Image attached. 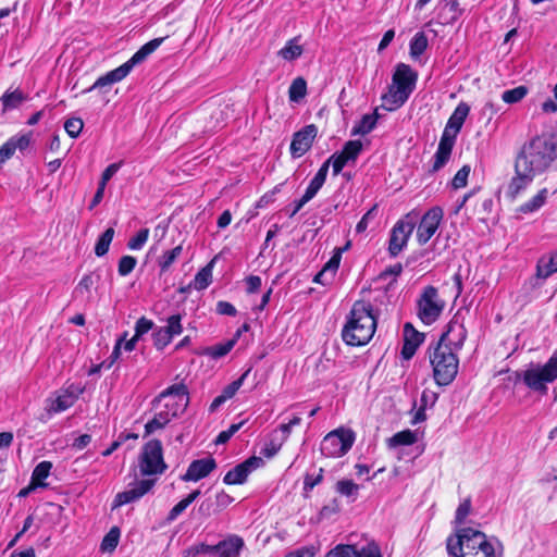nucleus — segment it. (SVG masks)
I'll use <instances>...</instances> for the list:
<instances>
[{
  "label": "nucleus",
  "instance_id": "obj_53",
  "mask_svg": "<svg viewBox=\"0 0 557 557\" xmlns=\"http://www.w3.org/2000/svg\"><path fill=\"white\" fill-rule=\"evenodd\" d=\"M188 404L184 400L168 401L163 410L168 411L172 418H175L187 408Z\"/></svg>",
  "mask_w": 557,
  "mask_h": 557
},
{
  "label": "nucleus",
  "instance_id": "obj_47",
  "mask_svg": "<svg viewBox=\"0 0 557 557\" xmlns=\"http://www.w3.org/2000/svg\"><path fill=\"white\" fill-rule=\"evenodd\" d=\"M164 329L172 336V338L176 335H180L183 332L182 315L181 314L170 315L166 319V325L164 326Z\"/></svg>",
  "mask_w": 557,
  "mask_h": 557
},
{
  "label": "nucleus",
  "instance_id": "obj_4",
  "mask_svg": "<svg viewBox=\"0 0 557 557\" xmlns=\"http://www.w3.org/2000/svg\"><path fill=\"white\" fill-rule=\"evenodd\" d=\"M418 74L410 65L399 63L395 67L388 91L382 96V107L394 111L405 104L416 88Z\"/></svg>",
  "mask_w": 557,
  "mask_h": 557
},
{
  "label": "nucleus",
  "instance_id": "obj_20",
  "mask_svg": "<svg viewBox=\"0 0 557 557\" xmlns=\"http://www.w3.org/2000/svg\"><path fill=\"white\" fill-rule=\"evenodd\" d=\"M423 339V333L418 332L411 323H406L404 325V344L401 348L403 358L405 360L411 359Z\"/></svg>",
  "mask_w": 557,
  "mask_h": 557
},
{
  "label": "nucleus",
  "instance_id": "obj_52",
  "mask_svg": "<svg viewBox=\"0 0 557 557\" xmlns=\"http://www.w3.org/2000/svg\"><path fill=\"white\" fill-rule=\"evenodd\" d=\"M8 141H9V144L12 145L11 147H12L14 152L17 149L20 151H23L26 148H28V146L30 145L32 134L28 133V134H24V135H21V136H13V137L9 138Z\"/></svg>",
  "mask_w": 557,
  "mask_h": 557
},
{
  "label": "nucleus",
  "instance_id": "obj_33",
  "mask_svg": "<svg viewBox=\"0 0 557 557\" xmlns=\"http://www.w3.org/2000/svg\"><path fill=\"white\" fill-rule=\"evenodd\" d=\"M360 544H337L325 557H357Z\"/></svg>",
  "mask_w": 557,
  "mask_h": 557
},
{
  "label": "nucleus",
  "instance_id": "obj_30",
  "mask_svg": "<svg viewBox=\"0 0 557 557\" xmlns=\"http://www.w3.org/2000/svg\"><path fill=\"white\" fill-rule=\"evenodd\" d=\"M173 418L168 411L161 410L145 424V435H150L158 430L163 429Z\"/></svg>",
  "mask_w": 557,
  "mask_h": 557
},
{
  "label": "nucleus",
  "instance_id": "obj_60",
  "mask_svg": "<svg viewBox=\"0 0 557 557\" xmlns=\"http://www.w3.org/2000/svg\"><path fill=\"white\" fill-rule=\"evenodd\" d=\"M219 512L215 505H214V502L211 500V499H205L198 507V513L202 517V518H208L210 517L211 515L213 513H216Z\"/></svg>",
  "mask_w": 557,
  "mask_h": 557
},
{
  "label": "nucleus",
  "instance_id": "obj_7",
  "mask_svg": "<svg viewBox=\"0 0 557 557\" xmlns=\"http://www.w3.org/2000/svg\"><path fill=\"white\" fill-rule=\"evenodd\" d=\"M557 380V351L543 366L531 363L528 369L515 372V383L522 381L533 392L546 395L547 384Z\"/></svg>",
  "mask_w": 557,
  "mask_h": 557
},
{
  "label": "nucleus",
  "instance_id": "obj_16",
  "mask_svg": "<svg viewBox=\"0 0 557 557\" xmlns=\"http://www.w3.org/2000/svg\"><path fill=\"white\" fill-rule=\"evenodd\" d=\"M264 463L261 457L252 456L246 459L244 462L237 465L223 478V482L228 485L243 484L248 475L256 469L262 467Z\"/></svg>",
  "mask_w": 557,
  "mask_h": 557
},
{
  "label": "nucleus",
  "instance_id": "obj_59",
  "mask_svg": "<svg viewBox=\"0 0 557 557\" xmlns=\"http://www.w3.org/2000/svg\"><path fill=\"white\" fill-rule=\"evenodd\" d=\"M201 554H209V555L215 554L214 545H208L205 543H200L198 545L189 547L187 550V555L193 556V557H196Z\"/></svg>",
  "mask_w": 557,
  "mask_h": 557
},
{
  "label": "nucleus",
  "instance_id": "obj_55",
  "mask_svg": "<svg viewBox=\"0 0 557 557\" xmlns=\"http://www.w3.org/2000/svg\"><path fill=\"white\" fill-rule=\"evenodd\" d=\"M234 341H228L224 344L215 345L209 349L211 357L218 359L227 355L234 346Z\"/></svg>",
  "mask_w": 557,
  "mask_h": 557
},
{
  "label": "nucleus",
  "instance_id": "obj_43",
  "mask_svg": "<svg viewBox=\"0 0 557 557\" xmlns=\"http://www.w3.org/2000/svg\"><path fill=\"white\" fill-rule=\"evenodd\" d=\"M283 443V440L277 438V432H274L271 435L270 441L265 443L264 447L261 450V454L267 458H272L278 453Z\"/></svg>",
  "mask_w": 557,
  "mask_h": 557
},
{
  "label": "nucleus",
  "instance_id": "obj_45",
  "mask_svg": "<svg viewBox=\"0 0 557 557\" xmlns=\"http://www.w3.org/2000/svg\"><path fill=\"white\" fill-rule=\"evenodd\" d=\"M149 237V230L148 228H141L138 231V233L132 237L128 243L127 247L131 250H140L145 244L147 243Z\"/></svg>",
  "mask_w": 557,
  "mask_h": 557
},
{
  "label": "nucleus",
  "instance_id": "obj_49",
  "mask_svg": "<svg viewBox=\"0 0 557 557\" xmlns=\"http://www.w3.org/2000/svg\"><path fill=\"white\" fill-rule=\"evenodd\" d=\"M471 172V166L465 164L454 176L451 185L455 189L463 188L467 186L468 177Z\"/></svg>",
  "mask_w": 557,
  "mask_h": 557
},
{
  "label": "nucleus",
  "instance_id": "obj_12",
  "mask_svg": "<svg viewBox=\"0 0 557 557\" xmlns=\"http://www.w3.org/2000/svg\"><path fill=\"white\" fill-rule=\"evenodd\" d=\"M444 309V302L438 299V292L434 286H426L418 300V315L420 320L430 325L435 322Z\"/></svg>",
  "mask_w": 557,
  "mask_h": 557
},
{
  "label": "nucleus",
  "instance_id": "obj_9",
  "mask_svg": "<svg viewBox=\"0 0 557 557\" xmlns=\"http://www.w3.org/2000/svg\"><path fill=\"white\" fill-rule=\"evenodd\" d=\"M139 471L141 475L162 474L168 466L163 460L162 444L159 440L147 442L139 456Z\"/></svg>",
  "mask_w": 557,
  "mask_h": 557
},
{
  "label": "nucleus",
  "instance_id": "obj_56",
  "mask_svg": "<svg viewBox=\"0 0 557 557\" xmlns=\"http://www.w3.org/2000/svg\"><path fill=\"white\" fill-rule=\"evenodd\" d=\"M153 327V322L145 317L137 320L135 324V336L140 338L144 334L148 333Z\"/></svg>",
  "mask_w": 557,
  "mask_h": 557
},
{
  "label": "nucleus",
  "instance_id": "obj_13",
  "mask_svg": "<svg viewBox=\"0 0 557 557\" xmlns=\"http://www.w3.org/2000/svg\"><path fill=\"white\" fill-rule=\"evenodd\" d=\"M361 151L360 140H348L342 151L333 153L324 163L332 165L333 174L338 175L345 165L356 162Z\"/></svg>",
  "mask_w": 557,
  "mask_h": 557
},
{
  "label": "nucleus",
  "instance_id": "obj_1",
  "mask_svg": "<svg viewBox=\"0 0 557 557\" xmlns=\"http://www.w3.org/2000/svg\"><path fill=\"white\" fill-rule=\"evenodd\" d=\"M557 159V136L543 133L524 143L515 160V175L510 180L506 195L515 200L534 177L545 172Z\"/></svg>",
  "mask_w": 557,
  "mask_h": 557
},
{
  "label": "nucleus",
  "instance_id": "obj_5",
  "mask_svg": "<svg viewBox=\"0 0 557 557\" xmlns=\"http://www.w3.org/2000/svg\"><path fill=\"white\" fill-rule=\"evenodd\" d=\"M469 112L470 107L466 102H460L454 110L440 139L437 150L434 154V162L431 172H437L448 162L456 137L460 132Z\"/></svg>",
  "mask_w": 557,
  "mask_h": 557
},
{
  "label": "nucleus",
  "instance_id": "obj_34",
  "mask_svg": "<svg viewBox=\"0 0 557 557\" xmlns=\"http://www.w3.org/2000/svg\"><path fill=\"white\" fill-rule=\"evenodd\" d=\"M114 237V228H107L98 238L95 246V253L97 257H103L110 248L112 239Z\"/></svg>",
  "mask_w": 557,
  "mask_h": 557
},
{
  "label": "nucleus",
  "instance_id": "obj_40",
  "mask_svg": "<svg viewBox=\"0 0 557 557\" xmlns=\"http://www.w3.org/2000/svg\"><path fill=\"white\" fill-rule=\"evenodd\" d=\"M52 468V463L50 461H41L39 462L32 474V482L39 485V486H46L44 483V480H46L50 473V470Z\"/></svg>",
  "mask_w": 557,
  "mask_h": 557
},
{
  "label": "nucleus",
  "instance_id": "obj_41",
  "mask_svg": "<svg viewBox=\"0 0 557 557\" xmlns=\"http://www.w3.org/2000/svg\"><path fill=\"white\" fill-rule=\"evenodd\" d=\"M357 557H383L380 545L374 540L360 544Z\"/></svg>",
  "mask_w": 557,
  "mask_h": 557
},
{
  "label": "nucleus",
  "instance_id": "obj_25",
  "mask_svg": "<svg viewBox=\"0 0 557 557\" xmlns=\"http://www.w3.org/2000/svg\"><path fill=\"white\" fill-rule=\"evenodd\" d=\"M54 395V398L47 400L46 409L49 413L62 412L75 404L62 389L55 392Z\"/></svg>",
  "mask_w": 557,
  "mask_h": 557
},
{
  "label": "nucleus",
  "instance_id": "obj_62",
  "mask_svg": "<svg viewBox=\"0 0 557 557\" xmlns=\"http://www.w3.org/2000/svg\"><path fill=\"white\" fill-rule=\"evenodd\" d=\"M233 497L230 496L226 492L221 491L216 493L214 505L218 509V511H221L222 509L226 508L228 505L233 503Z\"/></svg>",
  "mask_w": 557,
  "mask_h": 557
},
{
  "label": "nucleus",
  "instance_id": "obj_57",
  "mask_svg": "<svg viewBox=\"0 0 557 557\" xmlns=\"http://www.w3.org/2000/svg\"><path fill=\"white\" fill-rule=\"evenodd\" d=\"M446 7L448 8L450 15H449V17L445 18V24H453L462 14V9H460L459 2L457 0L448 1Z\"/></svg>",
  "mask_w": 557,
  "mask_h": 557
},
{
  "label": "nucleus",
  "instance_id": "obj_22",
  "mask_svg": "<svg viewBox=\"0 0 557 557\" xmlns=\"http://www.w3.org/2000/svg\"><path fill=\"white\" fill-rule=\"evenodd\" d=\"M27 99L28 96L18 88L7 90L0 98L2 114L18 109Z\"/></svg>",
  "mask_w": 557,
  "mask_h": 557
},
{
  "label": "nucleus",
  "instance_id": "obj_15",
  "mask_svg": "<svg viewBox=\"0 0 557 557\" xmlns=\"http://www.w3.org/2000/svg\"><path fill=\"white\" fill-rule=\"evenodd\" d=\"M156 484V479H144L131 484L129 488L115 495L112 508L133 503L146 495Z\"/></svg>",
  "mask_w": 557,
  "mask_h": 557
},
{
  "label": "nucleus",
  "instance_id": "obj_6",
  "mask_svg": "<svg viewBox=\"0 0 557 557\" xmlns=\"http://www.w3.org/2000/svg\"><path fill=\"white\" fill-rule=\"evenodd\" d=\"M429 359L437 385L447 386L456 379L459 369L457 351L445 345L434 344L429 347Z\"/></svg>",
  "mask_w": 557,
  "mask_h": 557
},
{
  "label": "nucleus",
  "instance_id": "obj_3",
  "mask_svg": "<svg viewBox=\"0 0 557 557\" xmlns=\"http://www.w3.org/2000/svg\"><path fill=\"white\" fill-rule=\"evenodd\" d=\"M375 329L376 320L372 306L364 301H357L347 317L342 337L349 346H362L372 338Z\"/></svg>",
  "mask_w": 557,
  "mask_h": 557
},
{
  "label": "nucleus",
  "instance_id": "obj_46",
  "mask_svg": "<svg viewBox=\"0 0 557 557\" xmlns=\"http://www.w3.org/2000/svg\"><path fill=\"white\" fill-rule=\"evenodd\" d=\"M83 127L84 123L83 120L79 117L67 119L64 123V129L67 133V135L72 138L78 137Z\"/></svg>",
  "mask_w": 557,
  "mask_h": 557
},
{
  "label": "nucleus",
  "instance_id": "obj_50",
  "mask_svg": "<svg viewBox=\"0 0 557 557\" xmlns=\"http://www.w3.org/2000/svg\"><path fill=\"white\" fill-rule=\"evenodd\" d=\"M249 371L250 370H247L246 372H244L242 374V376L235 381H233L232 383H230L228 385H226L223 391H222V395L224 398L227 399H231L236 393L237 391L240 388V386L243 385L245 379L247 377V375L249 374Z\"/></svg>",
  "mask_w": 557,
  "mask_h": 557
},
{
  "label": "nucleus",
  "instance_id": "obj_37",
  "mask_svg": "<svg viewBox=\"0 0 557 557\" xmlns=\"http://www.w3.org/2000/svg\"><path fill=\"white\" fill-rule=\"evenodd\" d=\"M416 442H417L416 433L410 430H405V431L398 432L395 435H393L388 440V446L397 447V446L412 445Z\"/></svg>",
  "mask_w": 557,
  "mask_h": 557
},
{
  "label": "nucleus",
  "instance_id": "obj_29",
  "mask_svg": "<svg viewBox=\"0 0 557 557\" xmlns=\"http://www.w3.org/2000/svg\"><path fill=\"white\" fill-rule=\"evenodd\" d=\"M379 119L377 109L372 114H364L358 124L352 127V135H367L369 134L376 125Z\"/></svg>",
  "mask_w": 557,
  "mask_h": 557
},
{
  "label": "nucleus",
  "instance_id": "obj_39",
  "mask_svg": "<svg viewBox=\"0 0 557 557\" xmlns=\"http://www.w3.org/2000/svg\"><path fill=\"white\" fill-rule=\"evenodd\" d=\"M335 490L338 494L355 500L358 495L359 485L351 480H339L336 483Z\"/></svg>",
  "mask_w": 557,
  "mask_h": 557
},
{
  "label": "nucleus",
  "instance_id": "obj_48",
  "mask_svg": "<svg viewBox=\"0 0 557 557\" xmlns=\"http://www.w3.org/2000/svg\"><path fill=\"white\" fill-rule=\"evenodd\" d=\"M323 473H324L323 468H320L317 475L310 474V473H307L305 475V480H304V494H305L306 497H308V493L314 486H317L318 484H320L322 482Z\"/></svg>",
  "mask_w": 557,
  "mask_h": 557
},
{
  "label": "nucleus",
  "instance_id": "obj_42",
  "mask_svg": "<svg viewBox=\"0 0 557 557\" xmlns=\"http://www.w3.org/2000/svg\"><path fill=\"white\" fill-rule=\"evenodd\" d=\"M528 94V88L525 86H518L512 89L505 90L502 94V99L504 102L512 104L522 100Z\"/></svg>",
  "mask_w": 557,
  "mask_h": 557
},
{
  "label": "nucleus",
  "instance_id": "obj_58",
  "mask_svg": "<svg viewBox=\"0 0 557 557\" xmlns=\"http://www.w3.org/2000/svg\"><path fill=\"white\" fill-rule=\"evenodd\" d=\"M126 337H127V332H124V334L116 341L111 356L109 357L108 360H106L107 361L106 369H110L114 364V362L119 359V357L121 355L122 345Z\"/></svg>",
  "mask_w": 557,
  "mask_h": 557
},
{
  "label": "nucleus",
  "instance_id": "obj_64",
  "mask_svg": "<svg viewBox=\"0 0 557 557\" xmlns=\"http://www.w3.org/2000/svg\"><path fill=\"white\" fill-rule=\"evenodd\" d=\"M188 507V505L186 504V502H184L183 499L180 500L170 511H169V515L166 517V521L168 522H173L174 520L177 519V517L183 513L185 511V509Z\"/></svg>",
  "mask_w": 557,
  "mask_h": 557
},
{
  "label": "nucleus",
  "instance_id": "obj_27",
  "mask_svg": "<svg viewBox=\"0 0 557 557\" xmlns=\"http://www.w3.org/2000/svg\"><path fill=\"white\" fill-rule=\"evenodd\" d=\"M183 252V246L182 244H178L174 248L170 250H165L159 258H158V265L160 268V273H166L172 264L181 257Z\"/></svg>",
  "mask_w": 557,
  "mask_h": 557
},
{
  "label": "nucleus",
  "instance_id": "obj_54",
  "mask_svg": "<svg viewBox=\"0 0 557 557\" xmlns=\"http://www.w3.org/2000/svg\"><path fill=\"white\" fill-rule=\"evenodd\" d=\"M470 510H471V500H470V498H467L459 504V506L456 510V515H455V522L458 524L463 523V521L470 513Z\"/></svg>",
  "mask_w": 557,
  "mask_h": 557
},
{
  "label": "nucleus",
  "instance_id": "obj_2",
  "mask_svg": "<svg viewBox=\"0 0 557 557\" xmlns=\"http://www.w3.org/2000/svg\"><path fill=\"white\" fill-rule=\"evenodd\" d=\"M446 549L450 557H496L502 555L504 546L495 537L473 528H461L446 540Z\"/></svg>",
  "mask_w": 557,
  "mask_h": 557
},
{
  "label": "nucleus",
  "instance_id": "obj_10",
  "mask_svg": "<svg viewBox=\"0 0 557 557\" xmlns=\"http://www.w3.org/2000/svg\"><path fill=\"white\" fill-rule=\"evenodd\" d=\"M418 218L419 214L416 211H411L394 225L388 242V252L392 257L398 256L407 246L408 239L416 227Z\"/></svg>",
  "mask_w": 557,
  "mask_h": 557
},
{
  "label": "nucleus",
  "instance_id": "obj_35",
  "mask_svg": "<svg viewBox=\"0 0 557 557\" xmlns=\"http://www.w3.org/2000/svg\"><path fill=\"white\" fill-rule=\"evenodd\" d=\"M428 48V38L423 32L417 33L410 40V55L418 59Z\"/></svg>",
  "mask_w": 557,
  "mask_h": 557
},
{
  "label": "nucleus",
  "instance_id": "obj_24",
  "mask_svg": "<svg viewBox=\"0 0 557 557\" xmlns=\"http://www.w3.org/2000/svg\"><path fill=\"white\" fill-rule=\"evenodd\" d=\"M168 397H176L177 400H184L186 403H189V393L188 388L185 384H173L165 388L163 392H161L152 401V405L156 406L161 401L163 398Z\"/></svg>",
  "mask_w": 557,
  "mask_h": 557
},
{
  "label": "nucleus",
  "instance_id": "obj_63",
  "mask_svg": "<svg viewBox=\"0 0 557 557\" xmlns=\"http://www.w3.org/2000/svg\"><path fill=\"white\" fill-rule=\"evenodd\" d=\"M216 312L219 314L234 317L237 310L231 302L221 300L216 304Z\"/></svg>",
  "mask_w": 557,
  "mask_h": 557
},
{
  "label": "nucleus",
  "instance_id": "obj_11",
  "mask_svg": "<svg viewBox=\"0 0 557 557\" xmlns=\"http://www.w3.org/2000/svg\"><path fill=\"white\" fill-rule=\"evenodd\" d=\"M354 442L355 434L352 431L334 430L324 436L320 450L325 457H341L351 448Z\"/></svg>",
  "mask_w": 557,
  "mask_h": 557
},
{
  "label": "nucleus",
  "instance_id": "obj_8",
  "mask_svg": "<svg viewBox=\"0 0 557 557\" xmlns=\"http://www.w3.org/2000/svg\"><path fill=\"white\" fill-rule=\"evenodd\" d=\"M165 38H154L137 50L129 60L120 65L119 67L108 72L107 74L100 76L91 87L85 90V92L91 91L97 88H102L104 86H110L114 83L121 82L125 78L129 72L133 70L135 65L144 62L152 52H154L163 42Z\"/></svg>",
  "mask_w": 557,
  "mask_h": 557
},
{
  "label": "nucleus",
  "instance_id": "obj_23",
  "mask_svg": "<svg viewBox=\"0 0 557 557\" xmlns=\"http://www.w3.org/2000/svg\"><path fill=\"white\" fill-rule=\"evenodd\" d=\"M557 272V250L541 257L536 264V277L546 280Z\"/></svg>",
  "mask_w": 557,
  "mask_h": 557
},
{
  "label": "nucleus",
  "instance_id": "obj_61",
  "mask_svg": "<svg viewBox=\"0 0 557 557\" xmlns=\"http://www.w3.org/2000/svg\"><path fill=\"white\" fill-rule=\"evenodd\" d=\"M315 553L314 546H302L287 553L284 557H314Z\"/></svg>",
  "mask_w": 557,
  "mask_h": 557
},
{
  "label": "nucleus",
  "instance_id": "obj_19",
  "mask_svg": "<svg viewBox=\"0 0 557 557\" xmlns=\"http://www.w3.org/2000/svg\"><path fill=\"white\" fill-rule=\"evenodd\" d=\"M216 468V462L212 457L196 459L190 462L187 471L181 475L184 482H197L208 476Z\"/></svg>",
  "mask_w": 557,
  "mask_h": 557
},
{
  "label": "nucleus",
  "instance_id": "obj_38",
  "mask_svg": "<svg viewBox=\"0 0 557 557\" xmlns=\"http://www.w3.org/2000/svg\"><path fill=\"white\" fill-rule=\"evenodd\" d=\"M307 94V83L305 78L297 77L295 78L288 89L289 100L294 102H298L301 100Z\"/></svg>",
  "mask_w": 557,
  "mask_h": 557
},
{
  "label": "nucleus",
  "instance_id": "obj_21",
  "mask_svg": "<svg viewBox=\"0 0 557 557\" xmlns=\"http://www.w3.org/2000/svg\"><path fill=\"white\" fill-rule=\"evenodd\" d=\"M244 545V540L240 536L230 535L214 545L215 555L219 557H238Z\"/></svg>",
  "mask_w": 557,
  "mask_h": 557
},
{
  "label": "nucleus",
  "instance_id": "obj_26",
  "mask_svg": "<svg viewBox=\"0 0 557 557\" xmlns=\"http://www.w3.org/2000/svg\"><path fill=\"white\" fill-rule=\"evenodd\" d=\"M548 196L547 188L539 190L529 201L517 208L518 213L529 214L539 211L546 202Z\"/></svg>",
  "mask_w": 557,
  "mask_h": 557
},
{
  "label": "nucleus",
  "instance_id": "obj_32",
  "mask_svg": "<svg viewBox=\"0 0 557 557\" xmlns=\"http://www.w3.org/2000/svg\"><path fill=\"white\" fill-rule=\"evenodd\" d=\"M298 37L289 39L286 45L277 52V54L286 60L293 61L302 54V47L297 44Z\"/></svg>",
  "mask_w": 557,
  "mask_h": 557
},
{
  "label": "nucleus",
  "instance_id": "obj_51",
  "mask_svg": "<svg viewBox=\"0 0 557 557\" xmlns=\"http://www.w3.org/2000/svg\"><path fill=\"white\" fill-rule=\"evenodd\" d=\"M137 260L133 256H123L119 260L117 271L121 276L128 275L136 267Z\"/></svg>",
  "mask_w": 557,
  "mask_h": 557
},
{
  "label": "nucleus",
  "instance_id": "obj_28",
  "mask_svg": "<svg viewBox=\"0 0 557 557\" xmlns=\"http://www.w3.org/2000/svg\"><path fill=\"white\" fill-rule=\"evenodd\" d=\"M329 172V163H323L318 170L314 177L310 181L305 194L311 199L318 194L323 184L325 183L326 175Z\"/></svg>",
  "mask_w": 557,
  "mask_h": 557
},
{
  "label": "nucleus",
  "instance_id": "obj_36",
  "mask_svg": "<svg viewBox=\"0 0 557 557\" xmlns=\"http://www.w3.org/2000/svg\"><path fill=\"white\" fill-rule=\"evenodd\" d=\"M120 529L117 527H113L110 529V531L104 535L102 539L100 549L103 553H112L120 541Z\"/></svg>",
  "mask_w": 557,
  "mask_h": 557
},
{
  "label": "nucleus",
  "instance_id": "obj_17",
  "mask_svg": "<svg viewBox=\"0 0 557 557\" xmlns=\"http://www.w3.org/2000/svg\"><path fill=\"white\" fill-rule=\"evenodd\" d=\"M467 331L461 322L457 319L450 320L446 326V331L441 335L435 344L445 345L451 350L459 351L466 341Z\"/></svg>",
  "mask_w": 557,
  "mask_h": 557
},
{
  "label": "nucleus",
  "instance_id": "obj_14",
  "mask_svg": "<svg viewBox=\"0 0 557 557\" xmlns=\"http://www.w3.org/2000/svg\"><path fill=\"white\" fill-rule=\"evenodd\" d=\"M443 215L440 207H433L423 214L417 230V240L420 245H425L435 234Z\"/></svg>",
  "mask_w": 557,
  "mask_h": 557
},
{
  "label": "nucleus",
  "instance_id": "obj_31",
  "mask_svg": "<svg viewBox=\"0 0 557 557\" xmlns=\"http://www.w3.org/2000/svg\"><path fill=\"white\" fill-rule=\"evenodd\" d=\"M214 259L211 260L206 267L197 272L194 278V288L197 290L206 289L212 282V269Z\"/></svg>",
  "mask_w": 557,
  "mask_h": 557
},
{
  "label": "nucleus",
  "instance_id": "obj_44",
  "mask_svg": "<svg viewBox=\"0 0 557 557\" xmlns=\"http://www.w3.org/2000/svg\"><path fill=\"white\" fill-rule=\"evenodd\" d=\"M153 337V345L158 350H162L164 347H166L171 341L172 336L168 333V331L164 329V326H161L152 333Z\"/></svg>",
  "mask_w": 557,
  "mask_h": 557
},
{
  "label": "nucleus",
  "instance_id": "obj_18",
  "mask_svg": "<svg viewBox=\"0 0 557 557\" xmlns=\"http://www.w3.org/2000/svg\"><path fill=\"white\" fill-rule=\"evenodd\" d=\"M318 134L315 125L310 124L296 132L290 143V154L297 159L302 157L312 146Z\"/></svg>",
  "mask_w": 557,
  "mask_h": 557
}]
</instances>
